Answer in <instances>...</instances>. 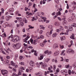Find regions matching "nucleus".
Instances as JSON below:
<instances>
[{
  "label": "nucleus",
  "instance_id": "obj_1",
  "mask_svg": "<svg viewBox=\"0 0 76 76\" xmlns=\"http://www.w3.org/2000/svg\"><path fill=\"white\" fill-rule=\"evenodd\" d=\"M1 72L3 76L6 75L8 73V71L5 69H2L1 70Z\"/></svg>",
  "mask_w": 76,
  "mask_h": 76
},
{
  "label": "nucleus",
  "instance_id": "obj_2",
  "mask_svg": "<svg viewBox=\"0 0 76 76\" xmlns=\"http://www.w3.org/2000/svg\"><path fill=\"white\" fill-rule=\"evenodd\" d=\"M66 52L67 53H68L70 54V53H71V54H74L75 52H74V51L72 49H68L67 50Z\"/></svg>",
  "mask_w": 76,
  "mask_h": 76
},
{
  "label": "nucleus",
  "instance_id": "obj_3",
  "mask_svg": "<svg viewBox=\"0 0 76 76\" xmlns=\"http://www.w3.org/2000/svg\"><path fill=\"white\" fill-rule=\"evenodd\" d=\"M61 72L62 75H65V76H67V70H62L61 71Z\"/></svg>",
  "mask_w": 76,
  "mask_h": 76
},
{
  "label": "nucleus",
  "instance_id": "obj_4",
  "mask_svg": "<svg viewBox=\"0 0 76 76\" xmlns=\"http://www.w3.org/2000/svg\"><path fill=\"white\" fill-rule=\"evenodd\" d=\"M52 32L53 31H50V32H47L46 33V36H47V37H50V35L52 34Z\"/></svg>",
  "mask_w": 76,
  "mask_h": 76
},
{
  "label": "nucleus",
  "instance_id": "obj_5",
  "mask_svg": "<svg viewBox=\"0 0 76 76\" xmlns=\"http://www.w3.org/2000/svg\"><path fill=\"white\" fill-rule=\"evenodd\" d=\"M14 38H15V39H16L17 41H18L20 39V37L18 36H14Z\"/></svg>",
  "mask_w": 76,
  "mask_h": 76
},
{
  "label": "nucleus",
  "instance_id": "obj_6",
  "mask_svg": "<svg viewBox=\"0 0 76 76\" xmlns=\"http://www.w3.org/2000/svg\"><path fill=\"white\" fill-rule=\"evenodd\" d=\"M4 50L5 51H6L7 53L8 54H9V51H10V52H12V50H11L9 48H8L7 50H6L5 49H4Z\"/></svg>",
  "mask_w": 76,
  "mask_h": 76
},
{
  "label": "nucleus",
  "instance_id": "obj_7",
  "mask_svg": "<svg viewBox=\"0 0 76 76\" xmlns=\"http://www.w3.org/2000/svg\"><path fill=\"white\" fill-rule=\"evenodd\" d=\"M44 53L45 54H48V55H51V51H49L48 50L45 51Z\"/></svg>",
  "mask_w": 76,
  "mask_h": 76
},
{
  "label": "nucleus",
  "instance_id": "obj_8",
  "mask_svg": "<svg viewBox=\"0 0 76 76\" xmlns=\"http://www.w3.org/2000/svg\"><path fill=\"white\" fill-rule=\"evenodd\" d=\"M60 52L58 51H56L54 53V56H57L59 54Z\"/></svg>",
  "mask_w": 76,
  "mask_h": 76
},
{
  "label": "nucleus",
  "instance_id": "obj_9",
  "mask_svg": "<svg viewBox=\"0 0 76 76\" xmlns=\"http://www.w3.org/2000/svg\"><path fill=\"white\" fill-rule=\"evenodd\" d=\"M16 48L17 49L19 48L20 47V46H21V43H17L16 44Z\"/></svg>",
  "mask_w": 76,
  "mask_h": 76
},
{
  "label": "nucleus",
  "instance_id": "obj_10",
  "mask_svg": "<svg viewBox=\"0 0 76 76\" xmlns=\"http://www.w3.org/2000/svg\"><path fill=\"white\" fill-rule=\"evenodd\" d=\"M47 66H48V65L47 64L45 63L44 64H43L42 67V68L44 69L45 68V67H47Z\"/></svg>",
  "mask_w": 76,
  "mask_h": 76
},
{
  "label": "nucleus",
  "instance_id": "obj_11",
  "mask_svg": "<svg viewBox=\"0 0 76 76\" xmlns=\"http://www.w3.org/2000/svg\"><path fill=\"white\" fill-rule=\"evenodd\" d=\"M69 30L67 29L66 30V32H67V33H68V32H69V31H72L73 30V28H72V27H71V26H69Z\"/></svg>",
  "mask_w": 76,
  "mask_h": 76
},
{
  "label": "nucleus",
  "instance_id": "obj_12",
  "mask_svg": "<svg viewBox=\"0 0 76 76\" xmlns=\"http://www.w3.org/2000/svg\"><path fill=\"white\" fill-rule=\"evenodd\" d=\"M48 28L50 29L51 31H53V26L51 25H50L48 26Z\"/></svg>",
  "mask_w": 76,
  "mask_h": 76
},
{
  "label": "nucleus",
  "instance_id": "obj_13",
  "mask_svg": "<svg viewBox=\"0 0 76 76\" xmlns=\"http://www.w3.org/2000/svg\"><path fill=\"white\" fill-rule=\"evenodd\" d=\"M58 48V45L56 44H55L53 45V48L54 49H56V48Z\"/></svg>",
  "mask_w": 76,
  "mask_h": 76
},
{
  "label": "nucleus",
  "instance_id": "obj_14",
  "mask_svg": "<svg viewBox=\"0 0 76 76\" xmlns=\"http://www.w3.org/2000/svg\"><path fill=\"white\" fill-rule=\"evenodd\" d=\"M57 35H58L57 33H54L52 34V37H53V38H55L56 37Z\"/></svg>",
  "mask_w": 76,
  "mask_h": 76
},
{
  "label": "nucleus",
  "instance_id": "obj_15",
  "mask_svg": "<svg viewBox=\"0 0 76 76\" xmlns=\"http://www.w3.org/2000/svg\"><path fill=\"white\" fill-rule=\"evenodd\" d=\"M34 61H31L30 63V66H32V67H34Z\"/></svg>",
  "mask_w": 76,
  "mask_h": 76
},
{
  "label": "nucleus",
  "instance_id": "obj_16",
  "mask_svg": "<svg viewBox=\"0 0 76 76\" xmlns=\"http://www.w3.org/2000/svg\"><path fill=\"white\" fill-rule=\"evenodd\" d=\"M44 58V56L42 55H40V57L38 58L39 60H42L43 59V58Z\"/></svg>",
  "mask_w": 76,
  "mask_h": 76
},
{
  "label": "nucleus",
  "instance_id": "obj_17",
  "mask_svg": "<svg viewBox=\"0 0 76 76\" xmlns=\"http://www.w3.org/2000/svg\"><path fill=\"white\" fill-rule=\"evenodd\" d=\"M20 71L21 72H23V70H24V68L23 67H20L19 69Z\"/></svg>",
  "mask_w": 76,
  "mask_h": 76
},
{
  "label": "nucleus",
  "instance_id": "obj_18",
  "mask_svg": "<svg viewBox=\"0 0 76 76\" xmlns=\"http://www.w3.org/2000/svg\"><path fill=\"white\" fill-rule=\"evenodd\" d=\"M14 11V9L13 8H10L9 10V12H10V13H11V12H13Z\"/></svg>",
  "mask_w": 76,
  "mask_h": 76
},
{
  "label": "nucleus",
  "instance_id": "obj_19",
  "mask_svg": "<svg viewBox=\"0 0 76 76\" xmlns=\"http://www.w3.org/2000/svg\"><path fill=\"white\" fill-rule=\"evenodd\" d=\"M17 19L18 20V21L20 22H21L22 20V18L20 17L18 18H17Z\"/></svg>",
  "mask_w": 76,
  "mask_h": 76
},
{
  "label": "nucleus",
  "instance_id": "obj_20",
  "mask_svg": "<svg viewBox=\"0 0 76 76\" xmlns=\"http://www.w3.org/2000/svg\"><path fill=\"white\" fill-rule=\"evenodd\" d=\"M1 10L2 11V12H0V16H1V13H4V10L3 8H1Z\"/></svg>",
  "mask_w": 76,
  "mask_h": 76
},
{
  "label": "nucleus",
  "instance_id": "obj_21",
  "mask_svg": "<svg viewBox=\"0 0 76 76\" xmlns=\"http://www.w3.org/2000/svg\"><path fill=\"white\" fill-rule=\"evenodd\" d=\"M64 51H65V50H63L61 54V56H65V53H64Z\"/></svg>",
  "mask_w": 76,
  "mask_h": 76
},
{
  "label": "nucleus",
  "instance_id": "obj_22",
  "mask_svg": "<svg viewBox=\"0 0 76 76\" xmlns=\"http://www.w3.org/2000/svg\"><path fill=\"white\" fill-rule=\"evenodd\" d=\"M75 34H72V35H71L70 38H71V39H74L75 38Z\"/></svg>",
  "mask_w": 76,
  "mask_h": 76
},
{
  "label": "nucleus",
  "instance_id": "obj_23",
  "mask_svg": "<svg viewBox=\"0 0 76 76\" xmlns=\"http://www.w3.org/2000/svg\"><path fill=\"white\" fill-rule=\"evenodd\" d=\"M5 18L6 20L8 21V20H9V19H10V17L8 16H7L5 17Z\"/></svg>",
  "mask_w": 76,
  "mask_h": 76
},
{
  "label": "nucleus",
  "instance_id": "obj_24",
  "mask_svg": "<svg viewBox=\"0 0 76 76\" xmlns=\"http://www.w3.org/2000/svg\"><path fill=\"white\" fill-rule=\"evenodd\" d=\"M12 41H13V42H16V41H16V39L14 38V37H13V38H12Z\"/></svg>",
  "mask_w": 76,
  "mask_h": 76
},
{
  "label": "nucleus",
  "instance_id": "obj_25",
  "mask_svg": "<svg viewBox=\"0 0 76 76\" xmlns=\"http://www.w3.org/2000/svg\"><path fill=\"white\" fill-rule=\"evenodd\" d=\"M62 24L64 25H66L67 24V21H66L65 20L63 21L62 22Z\"/></svg>",
  "mask_w": 76,
  "mask_h": 76
},
{
  "label": "nucleus",
  "instance_id": "obj_26",
  "mask_svg": "<svg viewBox=\"0 0 76 76\" xmlns=\"http://www.w3.org/2000/svg\"><path fill=\"white\" fill-rule=\"evenodd\" d=\"M45 61H46V62L48 63V61H49L50 60V58H47L45 59Z\"/></svg>",
  "mask_w": 76,
  "mask_h": 76
},
{
  "label": "nucleus",
  "instance_id": "obj_27",
  "mask_svg": "<svg viewBox=\"0 0 76 76\" xmlns=\"http://www.w3.org/2000/svg\"><path fill=\"white\" fill-rule=\"evenodd\" d=\"M56 14L58 16V15L59 16H60V15H61V12H60V11H59L58 12H56Z\"/></svg>",
  "mask_w": 76,
  "mask_h": 76
},
{
  "label": "nucleus",
  "instance_id": "obj_28",
  "mask_svg": "<svg viewBox=\"0 0 76 76\" xmlns=\"http://www.w3.org/2000/svg\"><path fill=\"white\" fill-rule=\"evenodd\" d=\"M40 29H42L44 30V29H45V27H44L43 26H40Z\"/></svg>",
  "mask_w": 76,
  "mask_h": 76
},
{
  "label": "nucleus",
  "instance_id": "obj_29",
  "mask_svg": "<svg viewBox=\"0 0 76 76\" xmlns=\"http://www.w3.org/2000/svg\"><path fill=\"white\" fill-rule=\"evenodd\" d=\"M42 18L44 20V22H45V20H46L47 19V18L45 17H42Z\"/></svg>",
  "mask_w": 76,
  "mask_h": 76
},
{
  "label": "nucleus",
  "instance_id": "obj_30",
  "mask_svg": "<svg viewBox=\"0 0 76 76\" xmlns=\"http://www.w3.org/2000/svg\"><path fill=\"white\" fill-rule=\"evenodd\" d=\"M31 6H32V2H29L28 3V7L29 8Z\"/></svg>",
  "mask_w": 76,
  "mask_h": 76
},
{
  "label": "nucleus",
  "instance_id": "obj_31",
  "mask_svg": "<svg viewBox=\"0 0 76 76\" xmlns=\"http://www.w3.org/2000/svg\"><path fill=\"white\" fill-rule=\"evenodd\" d=\"M18 54H16L15 55V60H16L17 58H18Z\"/></svg>",
  "mask_w": 76,
  "mask_h": 76
},
{
  "label": "nucleus",
  "instance_id": "obj_32",
  "mask_svg": "<svg viewBox=\"0 0 76 76\" xmlns=\"http://www.w3.org/2000/svg\"><path fill=\"white\" fill-rule=\"evenodd\" d=\"M58 22H56L54 23V25H55V26H59L58 24Z\"/></svg>",
  "mask_w": 76,
  "mask_h": 76
},
{
  "label": "nucleus",
  "instance_id": "obj_33",
  "mask_svg": "<svg viewBox=\"0 0 76 76\" xmlns=\"http://www.w3.org/2000/svg\"><path fill=\"white\" fill-rule=\"evenodd\" d=\"M65 67L66 68V69H69L70 67V65L69 64L68 65H66Z\"/></svg>",
  "mask_w": 76,
  "mask_h": 76
},
{
  "label": "nucleus",
  "instance_id": "obj_34",
  "mask_svg": "<svg viewBox=\"0 0 76 76\" xmlns=\"http://www.w3.org/2000/svg\"><path fill=\"white\" fill-rule=\"evenodd\" d=\"M32 44H34V45H36L37 44V41L36 40H34L33 41V43Z\"/></svg>",
  "mask_w": 76,
  "mask_h": 76
},
{
  "label": "nucleus",
  "instance_id": "obj_35",
  "mask_svg": "<svg viewBox=\"0 0 76 76\" xmlns=\"http://www.w3.org/2000/svg\"><path fill=\"white\" fill-rule=\"evenodd\" d=\"M20 25L21 26H23V25H24V24L23 22H21L20 23Z\"/></svg>",
  "mask_w": 76,
  "mask_h": 76
},
{
  "label": "nucleus",
  "instance_id": "obj_36",
  "mask_svg": "<svg viewBox=\"0 0 76 76\" xmlns=\"http://www.w3.org/2000/svg\"><path fill=\"white\" fill-rule=\"evenodd\" d=\"M11 64L12 66H15V63H14V62L12 61H11Z\"/></svg>",
  "mask_w": 76,
  "mask_h": 76
},
{
  "label": "nucleus",
  "instance_id": "obj_37",
  "mask_svg": "<svg viewBox=\"0 0 76 76\" xmlns=\"http://www.w3.org/2000/svg\"><path fill=\"white\" fill-rule=\"evenodd\" d=\"M53 69L54 70H56V65H53Z\"/></svg>",
  "mask_w": 76,
  "mask_h": 76
},
{
  "label": "nucleus",
  "instance_id": "obj_38",
  "mask_svg": "<svg viewBox=\"0 0 76 76\" xmlns=\"http://www.w3.org/2000/svg\"><path fill=\"white\" fill-rule=\"evenodd\" d=\"M43 32V31L42 30H40L39 31V33L40 34H42Z\"/></svg>",
  "mask_w": 76,
  "mask_h": 76
},
{
  "label": "nucleus",
  "instance_id": "obj_39",
  "mask_svg": "<svg viewBox=\"0 0 76 76\" xmlns=\"http://www.w3.org/2000/svg\"><path fill=\"white\" fill-rule=\"evenodd\" d=\"M36 65H37V67H40V65H39V64L38 63H36Z\"/></svg>",
  "mask_w": 76,
  "mask_h": 76
},
{
  "label": "nucleus",
  "instance_id": "obj_40",
  "mask_svg": "<svg viewBox=\"0 0 76 76\" xmlns=\"http://www.w3.org/2000/svg\"><path fill=\"white\" fill-rule=\"evenodd\" d=\"M28 27H29L30 29H34V27H32L31 26L29 25H28Z\"/></svg>",
  "mask_w": 76,
  "mask_h": 76
},
{
  "label": "nucleus",
  "instance_id": "obj_41",
  "mask_svg": "<svg viewBox=\"0 0 76 76\" xmlns=\"http://www.w3.org/2000/svg\"><path fill=\"white\" fill-rule=\"evenodd\" d=\"M21 72H22L20 71L18 72V76H20V75H21Z\"/></svg>",
  "mask_w": 76,
  "mask_h": 76
},
{
  "label": "nucleus",
  "instance_id": "obj_42",
  "mask_svg": "<svg viewBox=\"0 0 76 76\" xmlns=\"http://www.w3.org/2000/svg\"><path fill=\"white\" fill-rule=\"evenodd\" d=\"M57 18L58 19V20H59V21H61V20H62L61 19V18H60V17H57Z\"/></svg>",
  "mask_w": 76,
  "mask_h": 76
},
{
  "label": "nucleus",
  "instance_id": "obj_43",
  "mask_svg": "<svg viewBox=\"0 0 76 76\" xmlns=\"http://www.w3.org/2000/svg\"><path fill=\"white\" fill-rule=\"evenodd\" d=\"M36 52H37V51L36 50H34V49L31 50V53H35Z\"/></svg>",
  "mask_w": 76,
  "mask_h": 76
},
{
  "label": "nucleus",
  "instance_id": "obj_44",
  "mask_svg": "<svg viewBox=\"0 0 76 76\" xmlns=\"http://www.w3.org/2000/svg\"><path fill=\"white\" fill-rule=\"evenodd\" d=\"M19 58L20 60H23V58L22 56H21Z\"/></svg>",
  "mask_w": 76,
  "mask_h": 76
},
{
  "label": "nucleus",
  "instance_id": "obj_45",
  "mask_svg": "<svg viewBox=\"0 0 76 76\" xmlns=\"http://www.w3.org/2000/svg\"><path fill=\"white\" fill-rule=\"evenodd\" d=\"M33 41H34V40H33V39H31L30 42H31V44H33Z\"/></svg>",
  "mask_w": 76,
  "mask_h": 76
},
{
  "label": "nucleus",
  "instance_id": "obj_46",
  "mask_svg": "<svg viewBox=\"0 0 76 76\" xmlns=\"http://www.w3.org/2000/svg\"><path fill=\"white\" fill-rule=\"evenodd\" d=\"M71 72L70 70H68V74L69 75H71Z\"/></svg>",
  "mask_w": 76,
  "mask_h": 76
},
{
  "label": "nucleus",
  "instance_id": "obj_47",
  "mask_svg": "<svg viewBox=\"0 0 76 76\" xmlns=\"http://www.w3.org/2000/svg\"><path fill=\"white\" fill-rule=\"evenodd\" d=\"M30 38L29 36H27L26 38H25V39H26V40H28V38Z\"/></svg>",
  "mask_w": 76,
  "mask_h": 76
},
{
  "label": "nucleus",
  "instance_id": "obj_48",
  "mask_svg": "<svg viewBox=\"0 0 76 76\" xmlns=\"http://www.w3.org/2000/svg\"><path fill=\"white\" fill-rule=\"evenodd\" d=\"M2 37L3 36H3V37H7L6 34L5 33H4V34H2Z\"/></svg>",
  "mask_w": 76,
  "mask_h": 76
},
{
  "label": "nucleus",
  "instance_id": "obj_49",
  "mask_svg": "<svg viewBox=\"0 0 76 76\" xmlns=\"http://www.w3.org/2000/svg\"><path fill=\"white\" fill-rule=\"evenodd\" d=\"M72 26H73V27H76V23H73V24H72Z\"/></svg>",
  "mask_w": 76,
  "mask_h": 76
},
{
  "label": "nucleus",
  "instance_id": "obj_50",
  "mask_svg": "<svg viewBox=\"0 0 76 76\" xmlns=\"http://www.w3.org/2000/svg\"><path fill=\"white\" fill-rule=\"evenodd\" d=\"M59 71H60V70H59V69L58 68L56 70V73H58V72Z\"/></svg>",
  "mask_w": 76,
  "mask_h": 76
},
{
  "label": "nucleus",
  "instance_id": "obj_51",
  "mask_svg": "<svg viewBox=\"0 0 76 76\" xmlns=\"http://www.w3.org/2000/svg\"><path fill=\"white\" fill-rule=\"evenodd\" d=\"M60 48L63 49V48H64V46L63 45H60Z\"/></svg>",
  "mask_w": 76,
  "mask_h": 76
},
{
  "label": "nucleus",
  "instance_id": "obj_52",
  "mask_svg": "<svg viewBox=\"0 0 76 76\" xmlns=\"http://www.w3.org/2000/svg\"><path fill=\"white\" fill-rule=\"evenodd\" d=\"M9 38H12V39H13V35L11 34V36H9Z\"/></svg>",
  "mask_w": 76,
  "mask_h": 76
},
{
  "label": "nucleus",
  "instance_id": "obj_53",
  "mask_svg": "<svg viewBox=\"0 0 76 76\" xmlns=\"http://www.w3.org/2000/svg\"><path fill=\"white\" fill-rule=\"evenodd\" d=\"M58 67L59 68H61V67H62V65H61L59 64L58 65Z\"/></svg>",
  "mask_w": 76,
  "mask_h": 76
},
{
  "label": "nucleus",
  "instance_id": "obj_54",
  "mask_svg": "<svg viewBox=\"0 0 76 76\" xmlns=\"http://www.w3.org/2000/svg\"><path fill=\"white\" fill-rule=\"evenodd\" d=\"M32 67H30L29 68V70L30 72L32 71Z\"/></svg>",
  "mask_w": 76,
  "mask_h": 76
},
{
  "label": "nucleus",
  "instance_id": "obj_55",
  "mask_svg": "<svg viewBox=\"0 0 76 76\" xmlns=\"http://www.w3.org/2000/svg\"><path fill=\"white\" fill-rule=\"evenodd\" d=\"M24 21L26 23H27V20H26V18H24Z\"/></svg>",
  "mask_w": 76,
  "mask_h": 76
},
{
  "label": "nucleus",
  "instance_id": "obj_56",
  "mask_svg": "<svg viewBox=\"0 0 76 76\" xmlns=\"http://www.w3.org/2000/svg\"><path fill=\"white\" fill-rule=\"evenodd\" d=\"M20 64L21 65H24V64H25V63L23 62H21L20 63Z\"/></svg>",
  "mask_w": 76,
  "mask_h": 76
},
{
  "label": "nucleus",
  "instance_id": "obj_57",
  "mask_svg": "<svg viewBox=\"0 0 76 76\" xmlns=\"http://www.w3.org/2000/svg\"><path fill=\"white\" fill-rule=\"evenodd\" d=\"M2 50V53L3 54H6V53H5V52H4V50Z\"/></svg>",
  "mask_w": 76,
  "mask_h": 76
},
{
  "label": "nucleus",
  "instance_id": "obj_58",
  "mask_svg": "<svg viewBox=\"0 0 76 76\" xmlns=\"http://www.w3.org/2000/svg\"><path fill=\"white\" fill-rule=\"evenodd\" d=\"M13 47H14V49H16V48H16V45H14Z\"/></svg>",
  "mask_w": 76,
  "mask_h": 76
},
{
  "label": "nucleus",
  "instance_id": "obj_59",
  "mask_svg": "<svg viewBox=\"0 0 76 76\" xmlns=\"http://www.w3.org/2000/svg\"><path fill=\"white\" fill-rule=\"evenodd\" d=\"M39 64H40V65H41L42 66L43 65V64H44L43 63H42V62H40L39 63Z\"/></svg>",
  "mask_w": 76,
  "mask_h": 76
},
{
  "label": "nucleus",
  "instance_id": "obj_60",
  "mask_svg": "<svg viewBox=\"0 0 76 76\" xmlns=\"http://www.w3.org/2000/svg\"><path fill=\"white\" fill-rule=\"evenodd\" d=\"M44 38V36L42 35H41L40 36V38H41L42 39H43Z\"/></svg>",
  "mask_w": 76,
  "mask_h": 76
},
{
  "label": "nucleus",
  "instance_id": "obj_61",
  "mask_svg": "<svg viewBox=\"0 0 76 76\" xmlns=\"http://www.w3.org/2000/svg\"><path fill=\"white\" fill-rule=\"evenodd\" d=\"M55 15H56V12H54L52 14V16H54Z\"/></svg>",
  "mask_w": 76,
  "mask_h": 76
},
{
  "label": "nucleus",
  "instance_id": "obj_62",
  "mask_svg": "<svg viewBox=\"0 0 76 76\" xmlns=\"http://www.w3.org/2000/svg\"><path fill=\"white\" fill-rule=\"evenodd\" d=\"M43 44H45V43H46L47 42V41L46 39H45L44 41L43 42Z\"/></svg>",
  "mask_w": 76,
  "mask_h": 76
},
{
  "label": "nucleus",
  "instance_id": "obj_63",
  "mask_svg": "<svg viewBox=\"0 0 76 76\" xmlns=\"http://www.w3.org/2000/svg\"><path fill=\"white\" fill-rule=\"evenodd\" d=\"M40 45L42 47H44V44L42 43H40Z\"/></svg>",
  "mask_w": 76,
  "mask_h": 76
},
{
  "label": "nucleus",
  "instance_id": "obj_64",
  "mask_svg": "<svg viewBox=\"0 0 76 76\" xmlns=\"http://www.w3.org/2000/svg\"><path fill=\"white\" fill-rule=\"evenodd\" d=\"M65 61H66V62H69V59H65Z\"/></svg>",
  "mask_w": 76,
  "mask_h": 76
}]
</instances>
